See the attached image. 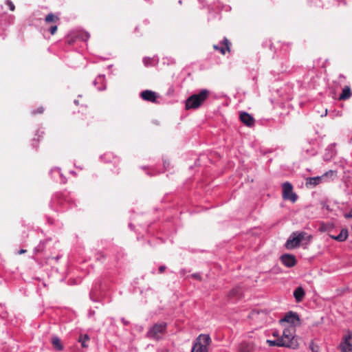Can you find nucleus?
I'll return each mask as SVG.
<instances>
[{
	"label": "nucleus",
	"mask_w": 352,
	"mask_h": 352,
	"mask_svg": "<svg viewBox=\"0 0 352 352\" xmlns=\"http://www.w3.org/2000/svg\"><path fill=\"white\" fill-rule=\"evenodd\" d=\"M209 91L206 89L191 95L185 101L186 109L199 108L207 99Z\"/></svg>",
	"instance_id": "1"
},
{
	"label": "nucleus",
	"mask_w": 352,
	"mask_h": 352,
	"mask_svg": "<svg viewBox=\"0 0 352 352\" xmlns=\"http://www.w3.org/2000/svg\"><path fill=\"white\" fill-rule=\"evenodd\" d=\"M167 323L165 322H157L149 327L146 337L155 341H160L166 333Z\"/></svg>",
	"instance_id": "2"
},
{
	"label": "nucleus",
	"mask_w": 352,
	"mask_h": 352,
	"mask_svg": "<svg viewBox=\"0 0 352 352\" xmlns=\"http://www.w3.org/2000/svg\"><path fill=\"white\" fill-rule=\"evenodd\" d=\"M212 340L208 334H200L194 341L190 352H208Z\"/></svg>",
	"instance_id": "3"
},
{
	"label": "nucleus",
	"mask_w": 352,
	"mask_h": 352,
	"mask_svg": "<svg viewBox=\"0 0 352 352\" xmlns=\"http://www.w3.org/2000/svg\"><path fill=\"white\" fill-rule=\"evenodd\" d=\"M294 328L286 329L283 331L281 337H279L280 343H285L286 345H282V347H287L295 349L298 348V343L294 336Z\"/></svg>",
	"instance_id": "4"
},
{
	"label": "nucleus",
	"mask_w": 352,
	"mask_h": 352,
	"mask_svg": "<svg viewBox=\"0 0 352 352\" xmlns=\"http://www.w3.org/2000/svg\"><path fill=\"white\" fill-rule=\"evenodd\" d=\"M336 171L330 170L327 171L321 176L314 177H307L306 179V186L315 187L320 183L329 182L333 179V177L336 176Z\"/></svg>",
	"instance_id": "5"
},
{
	"label": "nucleus",
	"mask_w": 352,
	"mask_h": 352,
	"mask_svg": "<svg viewBox=\"0 0 352 352\" xmlns=\"http://www.w3.org/2000/svg\"><path fill=\"white\" fill-rule=\"evenodd\" d=\"M90 37L89 32L80 30L71 32L68 34L66 42L69 45L75 43L77 41L87 42Z\"/></svg>",
	"instance_id": "6"
},
{
	"label": "nucleus",
	"mask_w": 352,
	"mask_h": 352,
	"mask_svg": "<svg viewBox=\"0 0 352 352\" xmlns=\"http://www.w3.org/2000/svg\"><path fill=\"white\" fill-rule=\"evenodd\" d=\"M306 233L305 232H293L285 243V248L292 250L298 247L300 242L305 239Z\"/></svg>",
	"instance_id": "7"
},
{
	"label": "nucleus",
	"mask_w": 352,
	"mask_h": 352,
	"mask_svg": "<svg viewBox=\"0 0 352 352\" xmlns=\"http://www.w3.org/2000/svg\"><path fill=\"white\" fill-rule=\"evenodd\" d=\"M341 352H352V331H346L342 336V341L340 344Z\"/></svg>",
	"instance_id": "8"
},
{
	"label": "nucleus",
	"mask_w": 352,
	"mask_h": 352,
	"mask_svg": "<svg viewBox=\"0 0 352 352\" xmlns=\"http://www.w3.org/2000/svg\"><path fill=\"white\" fill-rule=\"evenodd\" d=\"M283 198L285 200H290L292 203H294L297 200V195L293 192L292 185L286 182L283 184Z\"/></svg>",
	"instance_id": "9"
},
{
	"label": "nucleus",
	"mask_w": 352,
	"mask_h": 352,
	"mask_svg": "<svg viewBox=\"0 0 352 352\" xmlns=\"http://www.w3.org/2000/svg\"><path fill=\"white\" fill-rule=\"evenodd\" d=\"M280 322H286L293 326L300 324V320L297 313L293 311L287 312Z\"/></svg>",
	"instance_id": "10"
},
{
	"label": "nucleus",
	"mask_w": 352,
	"mask_h": 352,
	"mask_svg": "<svg viewBox=\"0 0 352 352\" xmlns=\"http://www.w3.org/2000/svg\"><path fill=\"white\" fill-rule=\"evenodd\" d=\"M140 97L145 101L157 102L159 96L156 92L146 89L140 93Z\"/></svg>",
	"instance_id": "11"
},
{
	"label": "nucleus",
	"mask_w": 352,
	"mask_h": 352,
	"mask_svg": "<svg viewBox=\"0 0 352 352\" xmlns=\"http://www.w3.org/2000/svg\"><path fill=\"white\" fill-rule=\"evenodd\" d=\"M280 261L287 267H292L296 264V257L292 254H285L282 255Z\"/></svg>",
	"instance_id": "12"
},
{
	"label": "nucleus",
	"mask_w": 352,
	"mask_h": 352,
	"mask_svg": "<svg viewBox=\"0 0 352 352\" xmlns=\"http://www.w3.org/2000/svg\"><path fill=\"white\" fill-rule=\"evenodd\" d=\"M93 84L98 91H104L107 89L105 76L99 74L94 80Z\"/></svg>",
	"instance_id": "13"
},
{
	"label": "nucleus",
	"mask_w": 352,
	"mask_h": 352,
	"mask_svg": "<svg viewBox=\"0 0 352 352\" xmlns=\"http://www.w3.org/2000/svg\"><path fill=\"white\" fill-rule=\"evenodd\" d=\"M221 44L224 46H219V45H214L213 48L215 50H218L221 52V54L225 55L226 51L230 50L231 43L227 38H224L221 42Z\"/></svg>",
	"instance_id": "14"
},
{
	"label": "nucleus",
	"mask_w": 352,
	"mask_h": 352,
	"mask_svg": "<svg viewBox=\"0 0 352 352\" xmlns=\"http://www.w3.org/2000/svg\"><path fill=\"white\" fill-rule=\"evenodd\" d=\"M241 121L248 126H252L254 124V118L246 111H242L239 116Z\"/></svg>",
	"instance_id": "15"
},
{
	"label": "nucleus",
	"mask_w": 352,
	"mask_h": 352,
	"mask_svg": "<svg viewBox=\"0 0 352 352\" xmlns=\"http://www.w3.org/2000/svg\"><path fill=\"white\" fill-rule=\"evenodd\" d=\"M238 351L239 352H254V344L251 341H243L239 344Z\"/></svg>",
	"instance_id": "16"
},
{
	"label": "nucleus",
	"mask_w": 352,
	"mask_h": 352,
	"mask_svg": "<svg viewBox=\"0 0 352 352\" xmlns=\"http://www.w3.org/2000/svg\"><path fill=\"white\" fill-rule=\"evenodd\" d=\"M348 236L349 232L346 228H342L340 234L337 236L329 234L330 238L339 242L345 241L347 239Z\"/></svg>",
	"instance_id": "17"
},
{
	"label": "nucleus",
	"mask_w": 352,
	"mask_h": 352,
	"mask_svg": "<svg viewBox=\"0 0 352 352\" xmlns=\"http://www.w3.org/2000/svg\"><path fill=\"white\" fill-rule=\"evenodd\" d=\"M305 296V292L302 287H298L294 291V297L297 302H301Z\"/></svg>",
	"instance_id": "18"
},
{
	"label": "nucleus",
	"mask_w": 352,
	"mask_h": 352,
	"mask_svg": "<svg viewBox=\"0 0 352 352\" xmlns=\"http://www.w3.org/2000/svg\"><path fill=\"white\" fill-rule=\"evenodd\" d=\"M243 292L241 287H235L229 294V297L232 300H236L242 297Z\"/></svg>",
	"instance_id": "19"
},
{
	"label": "nucleus",
	"mask_w": 352,
	"mask_h": 352,
	"mask_svg": "<svg viewBox=\"0 0 352 352\" xmlns=\"http://www.w3.org/2000/svg\"><path fill=\"white\" fill-rule=\"evenodd\" d=\"M59 21V17L53 13H49L45 18V25L51 23H56Z\"/></svg>",
	"instance_id": "20"
},
{
	"label": "nucleus",
	"mask_w": 352,
	"mask_h": 352,
	"mask_svg": "<svg viewBox=\"0 0 352 352\" xmlns=\"http://www.w3.org/2000/svg\"><path fill=\"white\" fill-rule=\"evenodd\" d=\"M159 62V59L157 57H144L143 58V63L145 67H150V66H154L156 64H157Z\"/></svg>",
	"instance_id": "21"
},
{
	"label": "nucleus",
	"mask_w": 352,
	"mask_h": 352,
	"mask_svg": "<svg viewBox=\"0 0 352 352\" xmlns=\"http://www.w3.org/2000/svg\"><path fill=\"white\" fill-rule=\"evenodd\" d=\"M53 347L57 351H61L63 346L61 343L60 339L58 336H53L51 340Z\"/></svg>",
	"instance_id": "22"
},
{
	"label": "nucleus",
	"mask_w": 352,
	"mask_h": 352,
	"mask_svg": "<svg viewBox=\"0 0 352 352\" xmlns=\"http://www.w3.org/2000/svg\"><path fill=\"white\" fill-rule=\"evenodd\" d=\"M351 91L349 86H345L339 96L340 100H346L351 97Z\"/></svg>",
	"instance_id": "23"
},
{
	"label": "nucleus",
	"mask_w": 352,
	"mask_h": 352,
	"mask_svg": "<svg viewBox=\"0 0 352 352\" xmlns=\"http://www.w3.org/2000/svg\"><path fill=\"white\" fill-rule=\"evenodd\" d=\"M44 29L49 32L51 34L54 35L58 29L56 23H51L48 25H45Z\"/></svg>",
	"instance_id": "24"
},
{
	"label": "nucleus",
	"mask_w": 352,
	"mask_h": 352,
	"mask_svg": "<svg viewBox=\"0 0 352 352\" xmlns=\"http://www.w3.org/2000/svg\"><path fill=\"white\" fill-rule=\"evenodd\" d=\"M89 340V337L87 334L80 335L78 338V342L81 343L82 347L86 348L87 345L86 342Z\"/></svg>",
	"instance_id": "25"
},
{
	"label": "nucleus",
	"mask_w": 352,
	"mask_h": 352,
	"mask_svg": "<svg viewBox=\"0 0 352 352\" xmlns=\"http://www.w3.org/2000/svg\"><path fill=\"white\" fill-rule=\"evenodd\" d=\"M267 342L269 344L270 346H277L282 347V345H286L285 343H283V342L280 343L279 337H278L276 340H267Z\"/></svg>",
	"instance_id": "26"
},
{
	"label": "nucleus",
	"mask_w": 352,
	"mask_h": 352,
	"mask_svg": "<svg viewBox=\"0 0 352 352\" xmlns=\"http://www.w3.org/2000/svg\"><path fill=\"white\" fill-rule=\"evenodd\" d=\"M264 47H268L271 51L276 52V47L274 46V43L270 40H267L263 43Z\"/></svg>",
	"instance_id": "27"
},
{
	"label": "nucleus",
	"mask_w": 352,
	"mask_h": 352,
	"mask_svg": "<svg viewBox=\"0 0 352 352\" xmlns=\"http://www.w3.org/2000/svg\"><path fill=\"white\" fill-rule=\"evenodd\" d=\"M309 347L312 352H320V347L314 341L309 343Z\"/></svg>",
	"instance_id": "28"
},
{
	"label": "nucleus",
	"mask_w": 352,
	"mask_h": 352,
	"mask_svg": "<svg viewBox=\"0 0 352 352\" xmlns=\"http://www.w3.org/2000/svg\"><path fill=\"white\" fill-rule=\"evenodd\" d=\"M8 316L6 309L4 305L0 304V318H5Z\"/></svg>",
	"instance_id": "29"
},
{
	"label": "nucleus",
	"mask_w": 352,
	"mask_h": 352,
	"mask_svg": "<svg viewBox=\"0 0 352 352\" xmlns=\"http://www.w3.org/2000/svg\"><path fill=\"white\" fill-rule=\"evenodd\" d=\"M175 60L174 58L170 57H166V58H163V63L164 64H167L168 65H173L175 64Z\"/></svg>",
	"instance_id": "30"
},
{
	"label": "nucleus",
	"mask_w": 352,
	"mask_h": 352,
	"mask_svg": "<svg viewBox=\"0 0 352 352\" xmlns=\"http://www.w3.org/2000/svg\"><path fill=\"white\" fill-rule=\"evenodd\" d=\"M44 248V242H41L38 246L34 248V252H38Z\"/></svg>",
	"instance_id": "31"
},
{
	"label": "nucleus",
	"mask_w": 352,
	"mask_h": 352,
	"mask_svg": "<svg viewBox=\"0 0 352 352\" xmlns=\"http://www.w3.org/2000/svg\"><path fill=\"white\" fill-rule=\"evenodd\" d=\"M174 91H175V89H174L173 87L170 86L168 87V89L167 90L166 95L168 96H170L173 94Z\"/></svg>",
	"instance_id": "32"
},
{
	"label": "nucleus",
	"mask_w": 352,
	"mask_h": 352,
	"mask_svg": "<svg viewBox=\"0 0 352 352\" xmlns=\"http://www.w3.org/2000/svg\"><path fill=\"white\" fill-rule=\"evenodd\" d=\"M7 4L8 5L9 8L11 11L14 10V8H15L14 5L10 0H7Z\"/></svg>",
	"instance_id": "33"
},
{
	"label": "nucleus",
	"mask_w": 352,
	"mask_h": 352,
	"mask_svg": "<svg viewBox=\"0 0 352 352\" xmlns=\"http://www.w3.org/2000/svg\"><path fill=\"white\" fill-rule=\"evenodd\" d=\"M331 153L330 155H324V160H329L333 157V155H335V153H334V151H333L332 148H331Z\"/></svg>",
	"instance_id": "34"
},
{
	"label": "nucleus",
	"mask_w": 352,
	"mask_h": 352,
	"mask_svg": "<svg viewBox=\"0 0 352 352\" xmlns=\"http://www.w3.org/2000/svg\"><path fill=\"white\" fill-rule=\"evenodd\" d=\"M288 71V67L287 66H281V68L278 70V72L284 73L287 72Z\"/></svg>",
	"instance_id": "35"
},
{
	"label": "nucleus",
	"mask_w": 352,
	"mask_h": 352,
	"mask_svg": "<svg viewBox=\"0 0 352 352\" xmlns=\"http://www.w3.org/2000/svg\"><path fill=\"white\" fill-rule=\"evenodd\" d=\"M191 276L195 279L201 280V275L199 273L192 274Z\"/></svg>",
	"instance_id": "36"
},
{
	"label": "nucleus",
	"mask_w": 352,
	"mask_h": 352,
	"mask_svg": "<svg viewBox=\"0 0 352 352\" xmlns=\"http://www.w3.org/2000/svg\"><path fill=\"white\" fill-rule=\"evenodd\" d=\"M166 266L165 265H161L160 267H159V272L160 273H163L165 270H166Z\"/></svg>",
	"instance_id": "37"
},
{
	"label": "nucleus",
	"mask_w": 352,
	"mask_h": 352,
	"mask_svg": "<svg viewBox=\"0 0 352 352\" xmlns=\"http://www.w3.org/2000/svg\"><path fill=\"white\" fill-rule=\"evenodd\" d=\"M322 208L330 210L329 206L325 203H322Z\"/></svg>",
	"instance_id": "38"
},
{
	"label": "nucleus",
	"mask_w": 352,
	"mask_h": 352,
	"mask_svg": "<svg viewBox=\"0 0 352 352\" xmlns=\"http://www.w3.org/2000/svg\"><path fill=\"white\" fill-rule=\"evenodd\" d=\"M344 217L346 219L351 218L352 217V212L345 214Z\"/></svg>",
	"instance_id": "39"
},
{
	"label": "nucleus",
	"mask_w": 352,
	"mask_h": 352,
	"mask_svg": "<svg viewBox=\"0 0 352 352\" xmlns=\"http://www.w3.org/2000/svg\"><path fill=\"white\" fill-rule=\"evenodd\" d=\"M121 320L124 325H128L129 324V322L126 320L124 318H122Z\"/></svg>",
	"instance_id": "40"
},
{
	"label": "nucleus",
	"mask_w": 352,
	"mask_h": 352,
	"mask_svg": "<svg viewBox=\"0 0 352 352\" xmlns=\"http://www.w3.org/2000/svg\"><path fill=\"white\" fill-rule=\"evenodd\" d=\"M95 314V311H93V310H90L89 312V317H91L93 316Z\"/></svg>",
	"instance_id": "41"
},
{
	"label": "nucleus",
	"mask_w": 352,
	"mask_h": 352,
	"mask_svg": "<svg viewBox=\"0 0 352 352\" xmlns=\"http://www.w3.org/2000/svg\"><path fill=\"white\" fill-rule=\"evenodd\" d=\"M276 92H277L278 94H279L280 96L282 95V90L281 89H276Z\"/></svg>",
	"instance_id": "42"
},
{
	"label": "nucleus",
	"mask_w": 352,
	"mask_h": 352,
	"mask_svg": "<svg viewBox=\"0 0 352 352\" xmlns=\"http://www.w3.org/2000/svg\"><path fill=\"white\" fill-rule=\"evenodd\" d=\"M52 171H56L60 175H61V173H60V170L58 168H56L54 170H52Z\"/></svg>",
	"instance_id": "43"
},
{
	"label": "nucleus",
	"mask_w": 352,
	"mask_h": 352,
	"mask_svg": "<svg viewBox=\"0 0 352 352\" xmlns=\"http://www.w3.org/2000/svg\"><path fill=\"white\" fill-rule=\"evenodd\" d=\"M328 111H324L323 113L320 115L321 117L326 116L327 115Z\"/></svg>",
	"instance_id": "44"
},
{
	"label": "nucleus",
	"mask_w": 352,
	"mask_h": 352,
	"mask_svg": "<svg viewBox=\"0 0 352 352\" xmlns=\"http://www.w3.org/2000/svg\"><path fill=\"white\" fill-rule=\"evenodd\" d=\"M25 252H26V250H25L21 249V250L19 251V253L20 254H21L25 253Z\"/></svg>",
	"instance_id": "45"
},
{
	"label": "nucleus",
	"mask_w": 352,
	"mask_h": 352,
	"mask_svg": "<svg viewBox=\"0 0 352 352\" xmlns=\"http://www.w3.org/2000/svg\"><path fill=\"white\" fill-rule=\"evenodd\" d=\"M74 102L76 105H78V100H75L74 101Z\"/></svg>",
	"instance_id": "46"
},
{
	"label": "nucleus",
	"mask_w": 352,
	"mask_h": 352,
	"mask_svg": "<svg viewBox=\"0 0 352 352\" xmlns=\"http://www.w3.org/2000/svg\"><path fill=\"white\" fill-rule=\"evenodd\" d=\"M273 336H277V338L278 337V335H277V333H276V332L273 333Z\"/></svg>",
	"instance_id": "47"
},
{
	"label": "nucleus",
	"mask_w": 352,
	"mask_h": 352,
	"mask_svg": "<svg viewBox=\"0 0 352 352\" xmlns=\"http://www.w3.org/2000/svg\"><path fill=\"white\" fill-rule=\"evenodd\" d=\"M178 3H179V4L182 5V0H179V1H178Z\"/></svg>",
	"instance_id": "48"
},
{
	"label": "nucleus",
	"mask_w": 352,
	"mask_h": 352,
	"mask_svg": "<svg viewBox=\"0 0 352 352\" xmlns=\"http://www.w3.org/2000/svg\"><path fill=\"white\" fill-rule=\"evenodd\" d=\"M35 140H35V138H34V139H33V143H32L33 146H34V142Z\"/></svg>",
	"instance_id": "49"
},
{
	"label": "nucleus",
	"mask_w": 352,
	"mask_h": 352,
	"mask_svg": "<svg viewBox=\"0 0 352 352\" xmlns=\"http://www.w3.org/2000/svg\"><path fill=\"white\" fill-rule=\"evenodd\" d=\"M230 6H227V9H226V10H230Z\"/></svg>",
	"instance_id": "50"
}]
</instances>
